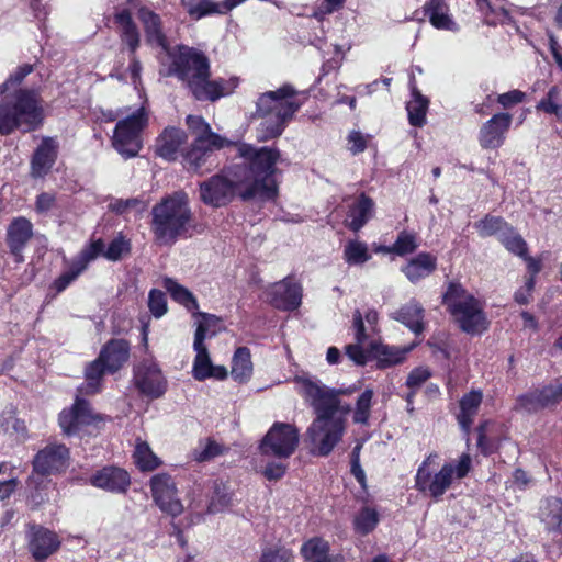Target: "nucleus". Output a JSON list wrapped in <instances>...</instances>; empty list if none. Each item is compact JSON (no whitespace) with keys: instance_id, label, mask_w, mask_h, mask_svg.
Listing matches in <instances>:
<instances>
[{"instance_id":"obj_41","label":"nucleus","mask_w":562,"mask_h":562,"mask_svg":"<svg viewBox=\"0 0 562 562\" xmlns=\"http://www.w3.org/2000/svg\"><path fill=\"white\" fill-rule=\"evenodd\" d=\"M132 457L135 465L142 472L154 471L161 464V460L153 452L146 441L136 443Z\"/></svg>"},{"instance_id":"obj_57","label":"nucleus","mask_w":562,"mask_h":562,"mask_svg":"<svg viewBox=\"0 0 562 562\" xmlns=\"http://www.w3.org/2000/svg\"><path fill=\"white\" fill-rule=\"evenodd\" d=\"M437 458V453H430L419 465L415 476L416 488L419 492H426L427 490L429 491V484L431 483L432 477L430 471L428 470V465Z\"/></svg>"},{"instance_id":"obj_32","label":"nucleus","mask_w":562,"mask_h":562,"mask_svg":"<svg viewBox=\"0 0 562 562\" xmlns=\"http://www.w3.org/2000/svg\"><path fill=\"white\" fill-rule=\"evenodd\" d=\"M110 374V368L98 356L85 368V384L80 389L87 395H94L101 392L104 375Z\"/></svg>"},{"instance_id":"obj_50","label":"nucleus","mask_w":562,"mask_h":562,"mask_svg":"<svg viewBox=\"0 0 562 562\" xmlns=\"http://www.w3.org/2000/svg\"><path fill=\"white\" fill-rule=\"evenodd\" d=\"M193 315L199 316L201 318V321L198 323L194 335H196L198 331L200 329H202L203 330V344H205V339L207 337H212V336L216 335V333H217L216 327L222 322V318L216 316L215 314H210L206 312H199V311H195L193 313Z\"/></svg>"},{"instance_id":"obj_16","label":"nucleus","mask_w":562,"mask_h":562,"mask_svg":"<svg viewBox=\"0 0 562 562\" xmlns=\"http://www.w3.org/2000/svg\"><path fill=\"white\" fill-rule=\"evenodd\" d=\"M513 115L508 112L495 113L480 127L477 139L483 149H497L506 140V135L512 126Z\"/></svg>"},{"instance_id":"obj_26","label":"nucleus","mask_w":562,"mask_h":562,"mask_svg":"<svg viewBox=\"0 0 562 562\" xmlns=\"http://www.w3.org/2000/svg\"><path fill=\"white\" fill-rule=\"evenodd\" d=\"M483 402L481 390H471L459 400V412L456 414L457 423L465 436H469Z\"/></svg>"},{"instance_id":"obj_43","label":"nucleus","mask_w":562,"mask_h":562,"mask_svg":"<svg viewBox=\"0 0 562 562\" xmlns=\"http://www.w3.org/2000/svg\"><path fill=\"white\" fill-rule=\"evenodd\" d=\"M419 247L418 237L415 232L403 229L397 234L395 241L392 244L393 255L406 257L414 254Z\"/></svg>"},{"instance_id":"obj_61","label":"nucleus","mask_w":562,"mask_h":562,"mask_svg":"<svg viewBox=\"0 0 562 562\" xmlns=\"http://www.w3.org/2000/svg\"><path fill=\"white\" fill-rule=\"evenodd\" d=\"M361 345L356 342L346 346V355L358 366H364L371 360L369 347L364 350Z\"/></svg>"},{"instance_id":"obj_52","label":"nucleus","mask_w":562,"mask_h":562,"mask_svg":"<svg viewBox=\"0 0 562 562\" xmlns=\"http://www.w3.org/2000/svg\"><path fill=\"white\" fill-rule=\"evenodd\" d=\"M85 270L71 260L70 268L56 278L52 284V289L56 293L64 292Z\"/></svg>"},{"instance_id":"obj_53","label":"nucleus","mask_w":562,"mask_h":562,"mask_svg":"<svg viewBox=\"0 0 562 562\" xmlns=\"http://www.w3.org/2000/svg\"><path fill=\"white\" fill-rule=\"evenodd\" d=\"M156 505L166 514L177 516L183 512L181 501L175 494H153Z\"/></svg>"},{"instance_id":"obj_46","label":"nucleus","mask_w":562,"mask_h":562,"mask_svg":"<svg viewBox=\"0 0 562 562\" xmlns=\"http://www.w3.org/2000/svg\"><path fill=\"white\" fill-rule=\"evenodd\" d=\"M498 240L509 252L518 257L527 255V243L513 225L509 226V231L498 237Z\"/></svg>"},{"instance_id":"obj_35","label":"nucleus","mask_w":562,"mask_h":562,"mask_svg":"<svg viewBox=\"0 0 562 562\" xmlns=\"http://www.w3.org/2000/svg\"><path fill=\"white\" fill-rule=\"evenodd\" d=\"M252 370L250 349L245 346L238 347L232 359V378L236 382L245 383L251 378Z\"/></svg>"},{"instance_id":"obj_34","label":"nucleus","mask_w":562,"mask_h":562,"mask_svg":"<svg viewBox=\"0 0 562 562\" xmlns=\"http://www.w3.org/2000/svg\"><path fill=\"white\" fill-rule=\"evenodd\" d=\"M539 517L548 531H561L562 499L557 496L547 497L540 506Z\"/></svg>"},{"instance_id":"obj_37","label":"nucleus","mask_w":562,"mask_h":562,"mask_svg":"<svg viewBox=\"0 0 562 562\" xmlns=\"http://www.w3.org/2000/svg\"><path fill=\"white\" fill-rule=\"evenodd\" d=\"M164 288L170 294V297L176 303L182 305L188 312L194 313L199 310V302L194 294L175 279L165 278Z\"/></svg>"},{"instance_id":"obj_54","label":"nucleus","mask_w":562,"mask_h":562,"mask_svg":"<svg viewBox=\"0 0 562 562\" xmlns=\"http://www.w3.org/2000/svg\"><path fill=\"white\" fill-rule=\"evenodd\" d=\"M227 11L224 9L223 3L218 4L211 0H199L196 2V8H190V16L193 20H200L204 16L212 14H223Z\"/></svg>"},{"instance_id":"obj_3","label":"nucleus","mask_w":562,"mask_h":562,"mask_svg":"<svg viewBox=\"0 0 562 562\" xmlns=\"http://www.w3.org/2000/svg\"><path fill=\"white\" fill-rule=\"evenodd\" d=\"M301 395L314 408L316 418L307 429L310 441L317 449V454L328 456L341 440L345 432V420L337 416L340 401L337 394L321 386L316 382L301 378Z\"/></svg>"},{"instance_id":"obj_59","label":"nucleus","mask_w":562,"mask_h":562,"mask_svg":"<svg viewBox=\"0 0 562 562\" xmlns=\"http://www.w3.org/2000/svg\"><path fill=\"white\" fill-rule=\"evenodd\" d=\"M525 98V92L518 89H514L508 92L498 94L496 101L504 110H509L513 109L515 105L522 103Z\"/></svg>"},{"instance_id":"obj_64","label":"nucleus","mask_w":562,"mask_h":562,"mask_svg":"<svg viewBox=\"0 0 562 562\" xmlns=\"http://www.w3.org/2000/svg\"><path fill=\"white\" fill-rule=\"evenodd\" d=\"M348 142L350 144L349 149L353 155L363 153L368 147L367 137L359 131L350 132L348 135Z\"/></svg>"},{"instance_id":"obj_24","label":"nucleus","mask_w":562,"mask_h":562,"mask_svg":"<svg viewBox=\"0 0 562 562\" xmlns=\"http://www.w3.org/2000/svg\"><path fill=\"white\" fill-rule=\"evenodd\" d=\"M375 203L367 193L361 192L355 201L348 205L345 225L350 231L359 232L373 216Z\"/></svg>"},{"instance_id":"obj_40","label":"nucleus","mask_w":562,"mask_h":562,"mask_svg":"<svg viewBox=\"0 0 562 562\" xmlns=\"http://www.w3.org/2000/svg\"><path fill=\"white\" fill-rule=\"evenodd\" d=\"M510 224L502 216L486 214L483 218L474 223V228L482 238L491 236H502L506 231H509Z\"/></svg>"},{"instance_id":"obj_44","label":"nucleus","mask_w":562,"mask_h":562,"mask_svg":"<svg viewBox=\"0 0 562 562\" xmlns=\"http://www.w3.org/2000/svg\"><path fill=\"white\" fill-rule=\"evenodd\" d=\"M560 93L561 90L558 86L550 87L547 94L537 103L536 110L555 115L559 121H562V102H559Z\"/></svg>"},{"instance_id":"obj_9","label":"nucleus","mask_w":562,"mask_h":562,"mask_svg":"<svg viewBox=\"0 0 562 562\" xmlns=\"http://www.w3.org/2000/svg\"><path fill=\"white\" fill-rule=\"evenodd\" d=\"M300 443V431L290 423L274 422L259 442L258 449L265 457L284 460L290 458Z\"/></svg>"},{"instance_id":"obj_19","label":"nucleus","mask_w":562,"mask_h":562,"mask_svg":"<svg viewBox=\"0 0 562 562\" xmlns=\"http://www.w3.org/2000/svg\"><path fill=\"white\" fill-rule=\"evenodd\" d=\"M94 416L87 400L77 397L70 408H64L58 415V424L68 435L77 434L82 426L91 425Z\"/></svg>"},{"instance_id":"obj_7","label":"nucleus","mask_w":562,"mask_h":562,"mask_svg":"<svg viewBox=\"0 0 562 562\" xmlns=\"http://www.w3.org/2000/svg\"><path fill=\"white\" fill-rule=\"evenodd\" d=\"M295 95V89L288 83L274 91H267L259 95L256 102V113L262 119L260 124L263 133L262 139H273L283 133L288 123L302 105L293 99Z\"/></svg>"},{"instance_id":"obj_29","label":"nucleus","mask_w":562,"mask_h":562,"mask_svg":"<svg viewBox=\"0 0 562 562\" xmlns=\"http://www.w3.org/2000/svg\"><path fill=\"white\" fill-rule=\"evenodd\" d=\"M114 23L120 29V40L126 46L128 55L136 54L140 47V33L128 9L114 14Z\"/></svg>"},{"instance_id":"obj_14","label":"nucleus","mask_w":562,"mask_h":562,"mask_svg":"<svg viewBox=\"0 0 562 562\" xmlns=\"http://www.w3.org/2000/svg\"><path fill=\"white\" fill-rule=\"evenodd\" d=\"M27 549L35 561H45L61 546L59 536L41 525L29 524L26 530Z\"/></svg>"},{"instance_id":"obj_6","label":"nucleus","mask_w":562,"mask_h":562,"mask_svg":"<svg viewBox=\"0 0 562 562\" xmlns=\"http://www.w3.org/2000/svg\"><path fill=\"white\" fill-rule=\"evenodd\" d=\"M441 303L461 331L473 336L488 329L490 322L484 311V302L470 293L460 281L447 283Z\"/></svg>"},{"instance_id":"obj_30","label":"nucleus","mask_w":562,"mask_h":562,"mask_svg":"<svg viewBox=\"0 0 562 562\" xmlns=\"http://www.w3.org/2000/svg\"><path fill=\"white\" fill-rule=\"evenodd\" d=\"M186 124L189 131L195 135L194 138H202L204 142H209L211 145L217 148L236 147V144L240 142L231 140L217 133H215L211 125L201 116L189 114L186 117Z\"/></svg>"},{"instance_id":"obj_28","label":"nucleus","mask_w":562,"mask_h":562,"mask_svg":"<svg viewBox=\"0 0 562 562\" xmlns=\"http://www.w3.org/2000/svg\"><path fill=\"white\" fill-rule=\"evenodd\" d=\"M392 318L403 324L416 336L422 335L426 328L425 308L416 299L403 304L393 313Z\"/></svg>"},{"instance_id":"obj_63","label":"nucleus","mask_w":562,"mask_h":562,"mask_svg":"<svg viewBox=\"0 0 562 562\" xmlns=\"http://www.w3.org/2000/svg\"><path fill=\"white\" fill-rule=\"evenodd\" d=\"M56 206V194L42 192L36 196L34 209L38 214H45Z\"/></svg>"},{"instance_id":"obj_58","label":"nucleus","mask_w":562,"mask_h":562,"mask_svg":"<svg viewBox=\"0 0 562 562\" xmlns=\"http://www.w3.org/2000/svg\"><path fill=\"white\" fill-rule=\"evenodd\" d=\"M150 492H177L173 479L168 473H158L150 479Z\"/></svg>"},{"instance_id":"obj_5","label":"nucleus","mask_w":562,"mask_h":562,"mask_svg":"<svg viewBox=\"0 0 562 562\" xmlns=\"http://www.w3.org/2000/svg\"><path fill=\"white\" fill-rule=\"evenodd\" d=\"M44 123V110L35 89L19 88L0 102V135L9 136L20 130L36 131Z\"/></svg>"},{"instance_id":"obj_2","label":"nucleus","mask_w":562,"mask_h":562,"mask_svg":"<svg viewBox=\"0 0 562 562\" xmlns=\"http://www.w3.org/2000/svg\"><path fill=\"white\" fill-rule=\"evenodd\" d=\"M167 54L170 58L167 75L181 81L196 101L216 102L238 86L237 78L211 79V61L203 50L179 44Z\"/></svg>"},{"instance_id":"obj_60","label":"nucleus","mask_w":562,"mask_h":562,"mask_svg":"<svg viewBox=\"0 0 562 562\" xmlns=\"http://www.w3.org/2000/svg\"><path fill=\"white\" fill-rule=\"evenodd\" d=\"M224 447L214 439L209 438L204 448L196 454L199 462H205L224 453Z\"/></svg>"},{"instance_id":"obj_12","label":"nucleus","mask_w":562,"mask_h":562,"mask_svg":"<svg viewBox=\"0 0 562 562\" xmlns=\"http://www.w3.org/2000/svg\"><path fill=\"white\" fill-rule=\"evenodd\" d=\"M561 400L562 383H550L518 395L514 409L535 414L544 408L555 406Z\"/></svg>"},{"instance_id":"obj_11","label":"nucleus","mask_w":562,"mask_h":562,"mask_svg":"<svg viewBox=\"0 0 562 562\" xmlns=\"http://www.w3.org/2000/svg\"><path fill=\"white\" fill-rule=\"evenodd\" d=\"M202 138H194L193 142L181 149V165L191 173L204 175L215 167L214 151L220 150Z\"/></svg>"},{"instance_id":"obj_55","label":"nucleus","mask_w":562,"mask_h":562,"mask_svg":"<svg viewBox=\"0 0 562 562\" xmlns=\"http://www.w3.org/2000/svg\"><path fill=\"white\" fill-rule=\"evenodd\" d=\"M491 424L490 420H483L476 427L477 432V448L483 456H491L497 450V443L494 439L487 437V426Z\"/></svg>"},{"instance_id":"obj_33","label":"nucleus","mask_w":562,"mask_h":562,"mask_svg":"<svg viewBox=\"0 0 562 562\" xmlns=\"http://www.w3.org/2000/svg\"><path fill=\"white\" fill-rule=\"evenodd\" d=\"M193 349L195 351V358L193 360L192 374L196 381H205L210 376L212 361L209 355V350L205 344H203V330L200 329L194 335Z\"/></svg>"},{"instance_id":"obj_1","label":"nucleus","mask_w":562,"mask_h":562,"mask_svg":"<svg viewBox=\"0 0 562 562\" xmlns=\"http://www.w3.org/2000/svg\"><path fill=\"white\" fill-rule=\"evenodd\" d=\"M237 155L220 172L199 183L200 200L214 209L223 207L235 198L243 202H273L279 196L276 179L281 157L277 147H255L236 144Z\"/></svg>"},{"instance_id":"obj_8","label":"nucleus","mask_w":562,"mask_h":562,"mask_svg":"<svg viewBox=\"0 0 562 562\" xmlns=\"http://www.w3.org/2000/svg\"><path fill=\"white\" fill-rule=\"evenodd\" d=\"M148 125V115L143 108L120 120L112 136L113 148L125 159L138 156L143 148L142 133Z\"/></svg>"},{"instance_id":"obj_51","label":"nucleus","mask_w":562,"mask_h":562,"mask_svg":"<svg viewBox=\"0 0 562 562\" xmlns=\"http://www.w3.org/2000/svg\"><path fill=\"white\" fill-rule=\"evenodd\" d=\"M33 71V64L26 63L18 66L14 71L9 75L5 81L0 85V95H3L10 88L19 87Z\"/></svg>"},{"instance_id":"obj_18","label":"nucleus","mask_w":562,"mask_h":562,"mask_svg":"<svg viewBox=\"0 0 562 562\" xmlns=\"http://www.w3.org/2000/svg\"><path fill=\"white\" fill-rule=\"evenodd\" d=\"M137 18L143 25L147 45L159 47L168 53L170 42L164 30L161 16L148 7L143 5L137 10Z\"/></svg>"},{"instance_id":"obj_48","label":"nucleus","mask_w":562,"mask_h":562,"mask_svg":"<svg viewBox=\"0 0 562 562\" xmlns=\"http://www.w3.org/2000/svg\"><path fill=\"white\" fill-rule=\"evenodd\" d=\"M373 395H374V392L372 389H366L359 395V397L356 402V408L353 412V422L356 424L368 425L369 418H370V413H371Z\"/></svg>"},{"instance_id":"obj_25","label":"nucleus","mask_w":562,"mask_h":562,"mask_svg":"<svg viewBox=\"0 0 562 562\" xmlns=\"http://www.w3.org/2000/svg\"><path fill=\"white\" fill-rule=\"evenodd\" d=\"M438 267V258L436 255L422 251L416 256L412 257L404 266L401 271L412 283H417L423 279L431 276Z\"/></svg>"},{"instance_id":"obj_10","label":"nucleus","mask_w":562,"mask_h":562,"mask_svg":"<svg viewBox=\"0 0 562 562\" xmlns=\"http://www.w3.org/2000/svg\"><path fill=\"white\" fill-rule=\"evenodd\" d=\"M134 387L148 400H158L168 391V380L156 361L144 359L133 368Z\"/></svg>"},{"instance_id":"obj_42","label":"nucleus","mask_w":562,"mask_h":562,"mask_svg":"<svg viewBox=\"0 0 562 562\" xmlns=\"http://www.w3.org/2000/svg\"><path fill=\"white\" fill-rule=\"evenodd\" d=\"M342 257L349 266H362L372 258L368 245L358 239L347 241L344 247Z\"/></svg>"},{"instance_id":"obj_27","label":"nucleus","mask_w":562,"mask_h":562,"mask_svg":"<svg viewBox=\"0 0 562 562\" xmlns=\"http://www.w3.org/2000/svg\"><path fill=\"white\" fill-rule=\"evenodd\" d=\"M409 348H398L381 341H371L369 345V356L371 360L376 361V369L384 370L405 361Z\"/></svg>"},{"instance_id":"obj_31","label":"nucleus","mask_w":562,"mask_h":562,"mask_svg":"<svg viewBox=\"0 0 562 562\" xmlns=\"http://www.w3.org/2000/svg\"><path fill=\"white\" fill-rule=\"evenodd\" d=\"M423 13L437 30L457 31L458 24L450 14L446 0H427L423 5Z\"/></svg>"},{"instance_id":"obj_13","label":"nucleus","mask_w":562,"mask_h":562,"mask_svg":"<svg viewBox=\"0 0 562 562\" xmlns=\"http://www.w3.org/2000/svg\"><path fill=\"white\" fill-rule=\"evenodd\" d=\"M70 451L64 443H50L41 449L33 459V471L42 475L65 472L69 467Z\"/></svg>"},{"instance_id":"obj_62","label":"nucleus","mask_w":562,"mask_h":562,"mask_svg":"<svg viewBox=\"0 0 562 562\" xmlns=\"http://www.w3.org/2000/svg\"><path fill=\"white\" fill-rule=\"evenodd\" d=\"M431 376V373L426 368H415L413 369L406 379V385L409 389L416 390L422 384H424L429 378Z\"/></svg>"},{"instance_id":"obj_36","label":"nucleus","mask_w":562,"mask_h":562,"mask_svg":"<svg viewBox=\"0 0 562 562\" xmlns=\"http://www.w3.org/2000/svg\"><path fill=\"white\" fill-rule=\"evenodd\" d=\"M380 521L378 509L371 504H363L353 516V529L361 536L371 533Z\"/></svg>"},{"instance_id":"obj_56","label":"nucleus","mask_w":562,"mask_h":562,"mask_svg":"<svg viewBox=\"0 0 562 562\" xmlns=\"http://www.w3.org/2000/svg\"><path fill=\"white\" fill-rule=\"evenodd\" d=\"M148 308L155 318L162 317L167 311L166 294L158 289H151L148 293Z\"/></svg>"},{"instance_id":"obj_22","label":"nucleus","mask_w":562,"mask_h":562,"mask_svg":"<svg viewBox=\"0 0 562 562\" xmlns=\"http://www.w3.org/2000/svg\"><path fill=\"white\" fill-rule=\"evenodd\" d=\"M186 131L175 126H167L156 139L155 153L167 161L178 159L180 147L187 142Z\"/></svg>"},{"instance_id":"obj_21","label":"nucleus","mask_w":562,"mask_h":562,"mask_svg":"<svg viewBox=\"0 0 562 562\" xmlns=\"http://www.w3.org/2000/svg\"><path fill=\"white\" fill-rule=\"evenodd\" d=\"M271 304L281 311L292 312L299 308L302 303V288L299 283L284 279L273 285Z\"/></svg>"},{"instance_id":"obj_47","label":"nucleus","mask_w":562,"mask_h":562,"mask_svg":"<svg viewBox=\"0 0 562 562\" xmlns=\"http://www.w3.org/2000/svg\"><path fill=\"white\" fill-rule=\"evenodd\" d=\"M131 250V241L120 233L110 241L106 248L104 247V258L113 262L120 261L125 256H128Z\"/></svg>"},{"instance_id":"obj_20","label":"nucleus","mask_w":562,"mask_h":562,"mask_svg":"<svg viewBox=\"0 0 562 562\" xmlns=\"http://www.w3.org/2000/svg\"><path fill=\"white\" fill-rule=\"evenodd\" d=\"M89 482L92 486L109 492H127L131 485L130 473L116 465H105L95 471Z\"/></svg>"},{"instance_id":"obj_17","label":"nucleus","mask_w":562,"mask_h":562,"mask_svg":"<svg viewBox=\"0 0 562 562\" xmlns=\"http://www.w3.org/2000/svg\"><path fill=\"white\" fill-rule=\"evenodd\" d=\"M33 224L25 216L13 217L7 227L5 244L16 263L24 261L23 251L33 238Z\"/></svg>"},{"instance_id":"obj_23","label":"nucleus","mask_w":562,"mask_h":562,"mask_svg":"<svg viewBox=\"0 0 562 562\" xmlns=\"http://www.w3.org/2000/svg\"><path fill=\"white\" fill-rule=\"evenodd\" d=\"M98 356L110 368V374H114L128 361L131 344L123 338H111L102 346Z\"/></svg>"},{"instance_id":"obj_4","label":"nucleus","mask_w":562,"mask_h":562,"mask_svg":"<svg viewBox=\"0 0 562 562\" xmlns=\"http://www.w3.org/2000/svg\"><path fill=\"white\" fill-rule=\"evenodd\" d=\"M150 215V232L156 243L173 245L179 238L191 236L193 212L186 192L167 194L153 206Z\"/></svg>"},{"instance_id":"obj_49","label":"nucleus","mask_w":562,"mask_h":562,"mask_svg":"<svg viewBox=\"0 0 562 562\" xmlns=\"http://www.w3.org/2000/svg\"><path fill=\"white\" fill-rule=\"evenodd\" d=\"M454 474L453 463H445L437 472L429 484V492H445L450 487Z\"/></svg>"},{"instance_id":"obj_38","label":"nucleus","mask_w":562,"mask_h":562,"mask_svg":"<svg viewBox=\"0 0 562 562\" xmlns=\"http://www.w3.org/2000/svg\"><path fill=\"white\" fill-rule=\"evenodd\" d=\"M328 551V542L318 537L310 539L301 548V553L307 562H342L341 558H329Z\"/></svg>"},{"instance_id":"obj_45","label":"nucleus","mask_w":562,"mask_h":562,"mask_svg":"<svg viewBox=\"0 0 562 562\" xmlns=\"http://www.w3.org/2000/svg\"><path fill=\"white\" fill-rule=\"evenodd\" d=\"M100 256L104 257V240L97 238L90 239L72 260L86 270L89 263Z\"/></svg>"},{"instance_id":"obj_15","label":"nucleus","mask_w":562,"mask_h":562,"mask_svg":"<svg viewBox=\"0 0 562 562\" xmlns=\"http://www.w3.org/2000/svg\"><path fill=\"white\" fill-rule=\"evenodd\" d=\"M59 155V143L55 136H43L30 159V177L45 179L53 170Z\"/></svg>"},{"instance_id":"obj_39","label":"nucleus","mask_w":562,"mask_h":562,"mask_svg":"<svg viewBox=\"0 0 562 562\" xmlns=\"http://www.w3.org/2000/svg\"><path fill=\"white\" fill-rule=\"evenodd\" d=\"M412 95L413 99L406 105L408 122L414 127H423L426 124L429 100L416 87H413Z\"/></svg>"}]
</instances>
